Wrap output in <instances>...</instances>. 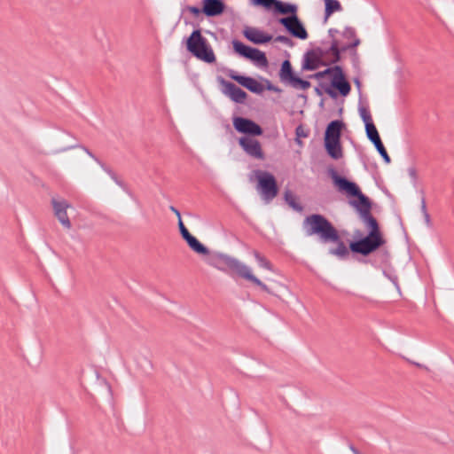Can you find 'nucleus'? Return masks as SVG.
<instances>
[{
  "mask_svg": "<svg viewBox=\"0 0 454 454\" xmlns=\"http://www.w3.org/2000/svg\"><path fill=\"white\" fill-rule=\"evenodd\" d=\"M327 172L339 192L346 194L348 198H356V200H350L348 203L356 210L366 225L369 231L368 234L362 236L361 231L357 230L356 235L360 238L351 240L348 247H347L336 227L326 216L321 214H311L304 218L302 228L305 234L309 237H317L321 244H336L337 247H331L328 253L339 259H347L349 252L366 257L386 244L380 224L372 214V202L369 197L362 192L356 183L340 176L333 167L329 168Z\"/></svg>",
  "mask_w": 454,
  "mask_h": 454,
  "instance_id": "f257e3e1",
  "label": "nucleus"
},
{
  "mask_svg": "<svg viewBox=\"0 0 454 454\" xmlns=\"http://www.w3.org/2000/svg\"><path fill=\"white\" fill-rule=\"evenodd\" d=\"M178 229L181 237L186 242L190 249L198 254L207 256L206 262L208 265L225 273H235L239 277L260 287L262 291L270 294H273L263 282L251 273L250 269L246 264L242 263L238 259L219 252L211 253L207 247L202 244L188 231L182 219L178 220Z\"/></svg>",
  "mask_w": 454,
  "mask_h": 454,
  "instance_id": "f03ea898",
  "label": "nucleus"
},
{
  "mask_svg": "<svg viewBox=\"0 0 454 454\" xmlns=\"http://www.w3.org/2000/svg\"><path fill=\"white\" fill-rule=\"evenodd\" d=\"M326 75L331 76V86L323 85L325 93L332 98H336L338 93L342 97H347L351 90V85L346 78L343 68L339 65L329 67L323 71H319L314 74L309 75V78L322 79Z\"/></svg>",
  "mask_w": 454,
  "mask_h": 454,
  "instance_id": "7ed1b4c3",
  "label": "nucleus"
},
{
  "mask_svg": "<svg viewBox=\"0 0 454 454\" xmlns=\"http://www.w3.org/2000/svg\"><path fill=\"white\" fill-rule=\"evenodd\" d=\"M186 50L195 58L206 63L215 61V53L207 40L202 35L201 29H194L185 39Z\"/></svg>",
  "mask_w": 454,
  "mask_h": 454,
  "instance_id": "20e7f679",
  "label": "nucleus"
},
{
  "mask_svg": "<svg viewBox=\"0 0 454 454\" xmlns=\"http://www.w3.org/2000/svg\"><path fill=\"white\" fill-rule=\"evenodd\" d=\"M254 174L257 181L256 188L262 200L268 203L270 202L279 192V187L275 176L270 172L261 169L254 170Z\"/></svg>",
  "mask_w": 454,
  "mask_h": 454,
  "instance_id": "39448f33",
  "label": "nucleus"
},
{
  "mask_svg": "<svg viewBox=\"0 0 454 454\" xmlns=\"http://www.w3.org/2000/svg\"><path fill=\"white\" fill-rule=\"evenodd\" d=\"M232 47L235 53L239 56L252 61L255 66L260 67H267L269 65L265 52L257 48L245 44L243 42L234 39L232 40Z\"/></svg>",
  "mask_w": 454,
  "mask_h": 454,
  "instance_id": "423d86ee",
  "label": "nucleus"
},
{
  "mask_svg": "<svg viewBox=\"0 0 454 454\" xmlns=\"http://www.w3.org/2000/svg\"><path fill=\"white\" fill-rule=\"evenodd\" d=\"M279 79L282 82L289 84L294 89L308 90L310 87V82L299 77L293 68L289 59H285L280 67L278 73Z\"/></svg>",
  "mask_w": 454,
  "mask_h": 454,
  "instance_id": "0eeeda50",
  "label": "nucleus"
},
{
  "mask_svg": "<svg viewBox=\"0 0 454 454\" xmlns=\"http://www.w3.org/2000/svg\"><path fill=\"white\" fill-rule=\"evenodd\" d=\"M278 23L284 27L286 31L292 36L300 40H306L309 33L299 18L298 14L294 17H280L277 20Z\"/></svg>",
  "mask_w": 454,
  "mask_h": 454,
  "instance_id": "6e6552de",
  "label": "nucleus"
},
{
  "mask_svg": "<svg viewBox=\"0 0 454 454\" xmlns=\"http://www.w3.org/2000/svg\"><path fill=\"white\" fill-rule=\"evenodd\" d=\"M232 124L235 130L240 134L245 135L244 137H259L263 134V129L258 123L249 118L234 116L232 118Z\"/></svg>",
  "mask_w": 454,
  "mask_h": 454,
  "instance_id": "1a4fd4ad",
  "label": "nucleus"
},
{
  "mask_svg": "<svg viewBox=\"0 0 454 454\" xmlns=\"http://www.w3.org/2000/svg\"><path fill=\"white\" fill-rule=\"evenodd\" d=\"M228 76L252 93L259 95L264 90V86L253 77L239 74L233 70L229 72Z\"/></svg>",
  "mask_w": 454,
  "mask_h": 454,
  "instance_id": "9d476101",
  "label": "nucleus"
},
{
  "mask_svg": "<svg viewBox=\"0 0 454 454\" xmlns=\"http://www.w3.org/2000/svg\"><path fill=\"white\" fill-rule=\"evenodd\" d=\"M252 137H241L239 138V145L243 151L249 156L257 159L264 160L265 155L262 151L261 143Z\"/></svg>",
  "mask_w": 454,
  "mask_h": 454,
  "instance_id": "9b49d317",
  "label": "nucleus"
},
{
  "mask_svg": "<svg viewBox=\"0 0 454 454\" xmlns=\"http://www.w3.org/2000/svg\"><path fill=\"white\" fill-rule=\"evenodd\" d=\"M51 206L54 211V215L59 221V223L63 225L64 228L69 230L72 227V223L67 215V208L71 207V204L68 203L66 200H57L55 198L51 199Z\"/></svg>",
  "mask_w": 454,
  "mask_h": 454,
  "instance_id": "f8f14e48",
  "label": "nucleus"
},
{
  "mask_svg": "<svg viewBox=\"0 0 454 454\" xmlns=\"http://www.w3.org/2000/svg\"><path fill=\"white\" fill-rule=\"evenodd\" d=\"M220 82L223 87V94L227 95L235 103H245L248 97L247 93L245 90L237 86L235 83L226 81L223 78H221Z\"/></svg>",
  "mask_w": 454,
  "mask_h": 454,
  "instance_id": "ddd939ff",
  "label": "nucleus"
},
{
  "mask_svg": "<svg viewBox=\"0 0 454 454\" xmlns=\"http://www.w3.org/2000/svg\"><path fill=\"white\" fill-rule=\"evenodd\" d=\"M242 33L245 38L254 44H265L273 39L271 35L256 27H246Z\"/></svg>",
  "mask_w": 454,
  "mask_h": 454,
  "instance_id": "4468645a",
  "label": "nucleus"
},
{
  "mask_svg": "<svg viewBox=\"0 0 454 454\" xmlns=\"http://www.w3.org/2000/svg\"><path fill=\"white\" fill-rule=\"evenodd\" d=\"M203 14L207 17H217L222 15L226 8L223 0H202Z\"/></svg>",
  "mask_w": 454,
  "mask_h": 454,
  "instance_id": "2eb2a0df",
  "label": "nucleus"
},
{
  "mask_svg": "<svg viewBox=\"0 0 454 454\" xmlns=\"http://www.w3.org/2000/svg\"><path fill=\"white\" fill-rule=\"evenodd\" d=\"M327 61L319 59L310 50L307 51L302 59L301 69L304 71H314L320 67H327Z\"/></svg>",
  "mask_w": 454,
  "mask_h": 454,
  "instance_id": "dca6fc26",
  "label": "nucleus"
},
{
  "mask_svg": "<svg viewBox=\"0 0 454 454\" xmlns=\"http://www.w3.org/2000/svg\"><path fill=\"white\" fill-rule=\"evenodd\" d=\"M346 129V124L342 120H333L330 121L325 130L324 139H341L343 129Z\"/></svg>",
  "mask_w": 454,
  "mask_h": 454,
  "instance_id": "f3484780",
  "label": "nucleus"
},
{
  "mask_svg": "<svg viewBox=\"0 0 454 454\" xmlns=\"http://www.w3.org/2000/svg\"><path fill=\"white\" fill-rule=\"evenodd\" d=\"M273 12L277 15H284V17H294L298 14V6L293 3L277 0Z\"/></svg>",
  "mask_w": 454,
  "mask_h": 454,
  "instance_id": "a211bd4d",
  "label": "nucleus"
},
{
  "mask_svg": "<svg viewBox=\"0 0 454 454\" xmlns=\"http://www.w3.org/2000/svg\"><path fill=\"white\" fill-rule=\"evenodd\" d=\"M324 146L326 153L333 160H339L343 157V150L340 140L324 139Z\"/></svg>",
  "mask_w": 454,
  "mask_h": 454,
  "instance_id": "6ab92c4d",
  "label": "nucleus"
},
{
  "mask_svg": "<svg viewBox=\"0 0 454 454\" xmlns=\"http://www.w3.org/2000/svg\"><path fill=\"white\" fill-rule=\"evenodd\" d=\"M325 2V17L324 23H326L330 16L342 10V6L338 0H324Z\"/></svg>",
  "mask_w": 454,
  "mask_h": 454,
  "instance_id": "aec40b11",
  "label": "nucleus"
},
{
  "mask_svg": "<svg viewBox=\"0 0 454 454\" xmlns=\"http://www.w3.org/2000/svg\"><path fill=\"white\" fill-rule=\"evenodd\" d=\"M284 200L286 204L296 212H302L303 207L298 201L297 197L290 191L286 190L284 193Z\"/></svg>",
  "mask_w": 454,
  "mask_h": 454,
  "instance_id": "412c9836",
  "label": "nucleus"
},
{
  "mask_svg": "<svg viewBox=\"0 0 454 454\" xmlns=\"http://www.w3.org/2000/svg\"><path fill=\"white\" fill-rule=\"evenodd\" d=\"M329 55H332V59L327 62L328 66L332 64H336L341 60L342 52L339 49V41L337 39H333L331 42V45L328 48Z\"/></svg>",
  "mask_w": 454,
  "mask_h": 454,
  "instance_id": "4be33fe9",
  "label": "nucleus"
},
{
  "mask_svg": "<svg viewBox=\"0 0 454 454\" xmlns=\"http://www.w3.org/2000/svg\"><path fill=\"white\" fill-rule=\"evenodd\" d=\"M365 132L368 139L372 143L375 144L381 140L380 134L378 132V129L374 123H371L368 125H365Z\"/></svg>",
  "mask_w": 454,
  "mask_h": 454,
  "instance_id": "5701e85b",
  "label": "nucleus"
},
{
  "mask_svg": "<svg viewBox=\"0 0 454 454\" xmlns=\"http://www.w3.org/2000/svg\"><path fill=\"white\" fill-rule=\"evenodd\" d=\"M253 254L257 261L260 267L269 270L270 271L273 270V266L271 262L263 255H262L258 251L254 250Z\"/></svg>",
  "mask_w": 454,
  "mask_h": 454,
  "instance_id": "b1692460",
  "label": "nucleus"
},
{
  "mask_svg": "<svg viewBox=\"0 0 454 454\" xmlns=\"http://www.w3.org/2000/svg\"><path fill=\"white\" fill-rule=\"evenodd\" d=\"M277 0H251V3L254 6L263 7L266 10H271L273 12Z\"/></svg>",
  "mask_w": 454,
  "mask_h": 454,
  "instance_id": "393cba45",
  "label": "nucleus"
},
{
  "mask_svg": "<svg viewBox=\"0 0 454 454\" xmlns=\"http://www.w3.org/2000/svg\"><path fill=\"white\" fill-rule=\"evenodd\" d=\"M373 145H374L376 150L378 151V153L382 157L385 163L389 164L391 162V159H390V156L388 155L382 141L380 140Z\"/></svg>",
  "mask_w": 454,
  "mask_h": 454,
  "instance_id": "a878e982",
  "label": "nucleus"
},
{
  "mask_svg": "<svg viewBox=\"0 0 454 454\" xmlns=\"http://www.w3.org/2000/svg\"><path fill=\"white\" fill-rule=\"evenodd\" d=\"M359 114H360V116H361L363 121L364 122V125H368V124H371L373 122L371 114L367 108H365L364 106H360Z\"/></svg>",
  "mask_w": 454,
  "mask_h": 454,
  "instance_id": "bb28decb",
  "label": "nucleus"
},
{
  "mask_svg": "<svg viewBox=\"0 0 454 454\" xmlns=\"http://www.w3.org/2000/svg\"><path fill=\"white\" fill-rule=\"evenodd\" d=\"M185 11L189 12L195 18H198L201 13H203L202 7L199 8L194 5H186L183 9V12Z\"/></svg>",
  "mask_w": 454,
  "mask_h": 454,
  "instance_id": "cd10ccee",
  "label": "nucleus"
},
{
  "mask_svg": "<svg viewBox=\"0 0 454 454\" xmlns=\"http://www.w3.org/2000/svg\"><path fill=\"white\" fill-rule=\"evenodd\" d=\"M274 41L282 43L289 47H293L294 45V41L286 35H278L274 38Z\"/></svg>",
  "mask_w": 454,
  "mask_h": 454,
  "instance_id": "c85d7f7f",
  "label": "nucleus"
},
{
  "mask_svg": "<svg viewBox=\"0 0 454 454\" xmlns=\"http://www.w3.org/2000/svg\"><path fill=\"white\" fill-rule=\"evenodd\" d=\"M314 52V54L319 59H324V58L327 55H329L328 49L325 50L321 47H316L310 50Z\"/></svg>",
  "mask_w": 454,
  "mask_h": 454,
  "instance_id": "c756f323",
  "label": "nucleus"
},
{
  "mask_svg": "<svg viewBox=\"0 0 454 454\" xmlns=\"http://www.w3.org/2000/svg\"><path fill=\"white\" fill-rule=\"evenodd\" d=\"M263 81L265 82L264 89H266L267 90L278 92V93L282 92V90L279 87L274 85L270 80L263 79Z\"/></svg>",
  "mask_w": 454,
  "mask_h": 454,
  "instance_id": "7c9ffc66",
  "label": "nucleus"
},
{
  "mask_svg": "<svg viewBox=\"0 0 454 454\" xmlns=\"http://www.w3.org/2000/svg\"><path fill=\"white\" fill-rule=\"evenodd\" d=\"M342 35L347 39H351L356 36V33L354 27H346L344 31L342 32Z\"/></svg>",
  "mask_w": 454,
  "mask_h": 454,
  "instance_id": "2f4dec72",
  "label": "nucleus"
},
{
  "mask_svg": "<svg viewBox=\"0 0 454 454\" xmlns=\"http://www.w3.org/2000/svg\"><path fill=\"white\" fill-rule=\"evenodd\" d=\"M295 135L297 137H307L309 136V132L306 131L302 125H299L295 129Z\"/></svg>",
  "mask_w": 454,
  "mask_h": 454,
  "instance_id": "473e14b6",
  "label": "nucleus"
},
{
  "mask_svg": "<svg viewBox=\"0 0 454 454\" xmlns=\"http://www.w3.org/2000/svg\"><path fill=\"white\" fill-rule=\"evenodd\" d=\"M74 147H81L82 150H84V152L90 156L91 157L92 159H94L98 163H100V160L92 153V152H90L87 147L85 146H82V145H73V146H70L69 148H74Z\"/></svg>",
  "mask_w": 454,
  "mask_h": 454,
  "instance_id": "72a5a7b5",
  "label": "nucleus"
},
{
  "mask_svg": "<svg viewBox=\"0 0 454 454\" xmlns=\"http://www.w3.org/2000/svg\"><path fill=\"white\" fill-rule=\"evenodd\" d=\"M98 164L102 167V168H103V169H104V170H105V171H106V172L110 176H114V174H115V173H114L111 168H109L108 167H106V166L102 161H100V163H98Z\"/></svg>",
  "mask_w": 454,
  "mask_h": 454,
  "instance_id": "f704fd0d",
  "label": "nucleus"
},
{
  "mask_svg": "<svg viewBox=\"0 0 454 454\" xmlns=\"http://www.w3.org/2000/svg\"><path fill=\"white\" fill-rule=\"evenodd\" d=\"M98 164L102 167V168H103V169H104V170H105V171H106V172L110 176H114V174H115V173H114L111 168H109L108 167H106V166L102 161H100V163H98Z\"/></svg>",
  "mask_w": 454,
  "mask_h": 454,
  "instance_id": "c9c22d12",
  "label": "nucleus"
},
{
  "mask_svg": "<svg viewBox=\"0 0 454 454\" xmlns=\"http://www.w3.org/2000/svg\"><path fill=\"white\" fill-rule=\"evenodd\" d=\"M111 178H112V179H113V180H114V182H115L119 186H121V187H122V188H125V184H124V183H123L121 180H120V179L118 178V176H117V175H116V174H114V176H111Z\"/></svg>",
  "mask_w": 454,
  "mask_h": 454,
  "instance_id": "e433bc0d",
  "label": "nucleus"
},
{
  "mask_svg": "<svg viewBox=\"0 0 454 454\" xmlns=\"http://www.w3.org/2000/svg\"><path fill=\"white\" fill-rule=\"evenodd\" d=\"M111 178H112V179H113V180H114V182H115L119 186H121V187H122V188H125V184H124V183H123L121 180H120V179L118 178V176H117V175H116V174H114V176H111Z\"/></svg>",
  "mask_w": 454,
  "mask_h": 454,
  "instance_id": "4c0bfd02",
  "label": "nucleus"
},
{
  "mask_svg": "<svg viewBox=\"0 0 454 454\" xmlns=\"http://www.w3.org/2000/svg\"><path fill=\"white\" fill-rule=\"evenodd\" d=\"M339 33V30L336 28H330L328 30V35L332 38V40L336 39L335 35Z\"/></svg>",
  "mask_w": 454,
  "mask_h": 454,
  "instance_id": "58836bf2",
  "label": "nucleus"
},
{
  "mask_svg": "<svg viewBox=\"0 0 454 454\" xmlns=\"http://www.w3.org/2000/svg\"><path fill=\"white\" fill-rule=\"evenodd\" d=\"M421 212L423 215L428 214L427 209L426 200L424 197L421 199Z\"/></svg>",
  "mask_w": 454,
  "mask_h": 454,
  "instance_id": "ea45409f",
  "label": "nucleus"
},
{
  "mask_svg": "<svg viewBox=\"0 0 454 454\" xmlns=\"http://www.w3.org/2000/svg\"><path fill=\"white\" fill-rule=\"evenodd\" d=\"M339 49H340V51L342 53L346 52L347 51L353 50V49L351 48V46H350V43H348V44H344V45H340V44H339Z\"/></svg>",
  "mask_w": 454,
  "mask_h": 454,
  "instance_id": "a19ab883",
  "label": "nucleus"
},
{
  "mask_svg": "<svg viewBox=\"0 0 454 454\" xmlns=\"http://www.w3.org/2000/svg\"><path fill=\"white\" fill-rule=\"evenodd\" d=\"M169 209L177 216V219H182L180 211L174 206H170Z\"/></svg>",
  "mask_w": 454,
  "mask_h": 454,
  "instance_id": "79ce46f5",
  "label": "nucleus"
},
{
  "mask_svg": "<svg viewBox=\"0 0 454 454\" xmlns=\"http://www.w3.org/2000/svg\"><path fill=\"white\" fill-rule=\"evenodd\" d=\"M360 43H361L360 39L356 36L354 38V41L350 43V46L352 49H356Z\"/></svg>",
  "mask_w": 454,
  "mask_h": 454,
  "instance_id": "37998d69",
  "label": "nucleus"
},
{
  "mask_svg": "<svg viewBox=\"0 0 454 454\" xmlns=\"http://www.w3.org/2000/svg\"><path fill=\"white\" fill-rule=\"evenodd\" d=\"M354 83H355L356 87L357 88V90H360L362 83H361V81L359 80V78H355Z\"/></svg>",
  "mask_w": 454,
  "mask_h": 454,
  "instance_id": "c03bdc74",
  "label": "nucleus"
},
{
  "mask_svg": "<svg viewBox=\"0 0 454 454\" xmlns=\"http://www.w3.org/2000/svg\"><path fill=\"white\" fill-rule=\"evenodd\" d=\"M424 215V218H425V221L427 223V224L428 226L431 225V219H430V215L429 214H426V215Z\"/></svg>",
  "mask_w": 454,
  "mask_h": 454,
  "instance_id": "a18cd8bd",
  "label": "nucleus"
},
{
  "mask_svg": "<svg viewBox=\"0 0 454 454\" xmlns=\"http://www.w3.org/2000/svg\"><path fill=\"white\" fill-rule=\"evenodd\" d=\"M409 173L411 177L416 178V170L414 168H409Z\"/></svg>",
  "mask_w": 454,
  "mask_h": 454,
  "instance_id": "49530a36",
  "label": "nucleus"
},
{
  "mask_svg": "<svg viewBox=\"0 0 454 454\" xmlns=\"http://www.w3.org/2000/svg\"><path fill=\"white\" fill-rule=\"evenodd\" d=\"M415 366L419 367V368H424L426 370H427V367L425 366L424 364H421L419 363H416V362H411Z\"/></svg>",
  "mask_w": 454,
  "mask_h": 454,
  "instance_id": "de8ad7c7",
  "label": "nucleus"
},
{
  "mask_svg": "<svg viewBox=\"0 0 454 454\" xmlns=\"http://www.w3.org/2000/svg\"><path fill=\"white\" fill-rule=\"evenodd\" d=\"M295 143H296L297 145H302V142H301V138H300V137H295Z\"/></svg>",
  "mask_w": 454,
  "mask_h": 454,
  "instance_id": "09e8293b",
  "label": "nucleus"
},
{
  "mask_svg": "<svg viewBox=\"0 0 454 454\" xmlns=\"http://www.w3.org/2000/svg\"><path fill=\"white\" fill-rule=\"evenodd\" d=\"M315 91H316V93H317L318 96H322V94H323L322 90H321L320 89H318V88H316V89H315Z\"/></svg>",
  "mask_w": 454,
  "mask_h": 454,
  "instance_id": "8fccbe9b",
  "label": "nucleus"
},
{
  "mask_svg": "<svg viewBox=\"0 0 454 454\" xmlns=\"http://www.w3.org/2000/svg\"><path fill=\"white\" fill-rule=\"evenodd\" d=\"M350 450L353 451V453H355V454H359V452H358L357 449H356V448H355L354 446H351V447H350Z\"/></svg>",
  "mask_w": 454,
  "mask_h": 454,
  "instance_id": "3c124183",
  "label": "nucleus"
},
{
  "mask_svg": "<svg viewBox=\"0 0 454 454\" xmlns=\"http://www.w3.org/2000/svg\"><path fill=\"white\" fill-rule=\"evenodd\" d=\"M338 112H339V114L341 115L343 113V107H340Z\"/></svg>",
  "mask_w": 454,
  "mask_h": 454,
  "instance_id": "603ef678",
  "label": "nucleus"
},
{
  "mask_svg": "<svg viewBox=\"0 0 454 454\" xmlns=\"http://www.w3.org/2000/svg\"><path fill=\"white\" fill-rule=\"evenodd\" d=\"M359 262H367V261L365 259H361V260H359Z\"/></svg>",
  "mask_w": 454,
  "mask_h": 454,
  "instance_id": "864d4df0",
  "label": "nucleus"
},
{
  "mask_svg": "<svg viewBox=\"0 0 454 454\" xmlns=\"http://www.w3.org/2000/svg\"><path fill=\"white\" fill-rule=\"evenodd\" d=\"M323 105H324V99H322L320 102V106H323Z\"/></svg>",
  "mask_w": 454,
  "mask_h": 454,
  "instance_id": "5fc2aeb1",
  "label": "nucleus"
}]
</instances>
